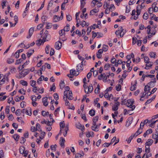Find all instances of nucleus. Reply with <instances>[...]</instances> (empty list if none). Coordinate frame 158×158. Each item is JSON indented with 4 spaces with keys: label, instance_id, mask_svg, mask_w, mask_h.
Masks as SVG:
<instances>
[{
    "label": "nucleus",
    "instance_id": "nucleus-6",
    "mask_svg": "<svg viewBox=\"0 0 158 158\" xmlns=\"http://www.w3.org/2000/svg\"><path fill=\"white\" fill-rule=\"evenodd\" d=\"M92 129L95 131H99V129L98 127V125L96 123H93V126L91 127Z\"/></svg>",
    "mask_w": 158,
    "mask_h": 158
},
{
    "label": "nucleus",
    "instance_id": "nucleus-10",
    "mask_svg": "<svg viewBox=\"0 0 158 158\" xmlns=\"http://www.w3.org/2000/svg\"><path fill=\"white\" fill-rule=\"evenodd\" d=\"M87 89V91L86 92H85V93L88 94L89 93V92H92L93 90V88L92 85L91 84L89 85V86H88Z\"/></svg>",
    "mask_w": 158,
    "mask_h": 158
},
{
    "label": "nucleus",
    "instance_id": "nucleus-12",
    "mask_svg": "<svg viewBox=\"0 0 158 158\" xmlns=\"http://www.w3.org/2000/svg\"><path fill=\"white\" fill-rule=\"evenodd\" d=\"M152 129H149L144 133L143 136L144 137H145L147 135L152 133Z\"/></svg>",
    "mask_w": 158,
    "mask_h": 158
},
{
    "label": "nucleus",
    "instance_id": "nucleus-57",
    "mask_svg": "<svg viewBox=\"0 0 158 158\" xmlns=\"http://www.w3.org/2000/svg\"><path fill=\"white\" fill-rule=\"evenodd\" d=\"M5 115H4V113L3 112L1 113L0 115V118L1 119H3L5 118Z\"/></svg>",
    "mask_w": 158,
    "mask_h": 158
},
{
    "label": "nucleus",
    "instance_id": "nucleus-50",
    "mask_svg": "<svg viewBox=\"0 0 158 158\" xmlns=\"http://www.w3.org/2000/svg\"><path fill=\"white\" fill-rule=\"evenodd\" d=\"M134 137L133 136V135H132L128 138V140L127 141V143H130L131 142V140L133 139V138Z\"/></svg>",
    "mask_w": 158,
    "mask_h": 158
},
{
    "label": "nucleus",
    "instance_id": "nucleus-20",
    "mask_svg": "<svg viewBox=\"0 0 158 158\" xmlns=\"http://www.w3.org/2000/svg\"><path fill=\"white\" fill-rule=\"evenodd\" d=\"M149 55L151 58H155L156 56V53L154 52H151L149 54Z\"/></svg>",
    "mask_w": 158,
    "mask_h": 158
},
{
    "label": "nucleus",
    "instance_id": "nucleus-49",
    "mask_svg": "<svg viewBox=\"0 0 158 158\" xmlns=\"http://www.w3.org/2000/svg\"><path fill=\"white\" fill-rule=\"evenodd\" d=\"M14 19L15 21V23L14 24V26H15V25L16 24L17 21H18V16H16V15H15L14 17Z\"/></svg>",
    "mask_w": 158,
    "mask_h": 158
},
{
    "label": "nucleus",
    "instance_id": "nucleus-64",
    "mask_svg": "<svg viewBox=\"0 0 158 158\" xmlns=\"http://www.w3.org/2000/svg\"><path fill=\"white\" fill-rule=\"evenodd\" d=\"M13 127L15 129H17L18 127V125L15 123H13L12 125Z\"/></svg>",
    "mask_w": 158,
    "mask_h": 158
},
{
    "label": "nucleus",
    "instance_id": "nucleus-39",
    "mask_svg": "<svg viewBox=\"0 0 158 158\" xmlns=\"http://www.w3.org/2000/svg\"><path fill=\"white\" fill-rule=\"evenodd\" d=\"M39 89H40V88L39 87L35 86L33 87L32 91L33 92L35 93L37 91H39Z\"/></svg>",
    "mask_w": 158,
    "mask_h": 158
},
{
    "label": "nucleus",
    "instance_id": "nucleus-53",
    "mask_svg": "<svg viewBox=\"0 0 158 158\" xmlns=\"http://www.w3.org/2000/svg\"><path fill=\"white\" fill-rule=\"evenodd\" d=\"M41 40L40 39L38 40H37L36 41V44L37 45H38V46H40V45L41 44Z\"/></svg>",
    "mask_w": 158,
    "mask_h": 158
},
{
    "label": "nucleus",
    "instance_id": "nucleus-58",
    "mask_svg": "<svg viewBox=\"0 0 158 158\" xmlns=\"http://www.w3.org/2000/svg\"><path fill=\"white\" fill-rule=\"evenodd\" d=\"M76 72V71L75 70L72 69L70 70V75L71 74L73 75V76L74 75V73Z\"/></svg>",
    "mask_w": 158,
    "mask_h": 158
},
{
    "label": "nucleus",
    "instance_id": "nucleus-30",
    "mask_svg": "<svg viewBox=\"0 0 158 158\" xmlns=\"http://www.w3.org/2000/svg\"><path fill=\"white\" fill-rule=\"evenodd\" d=\"M31 109L29 108L28 109H27L26 110V114L29 115H31Z\"/></svg>",
    "mask_w": 158,
    "mask_h": 158
},
{
    "label": "nucleus",
    "instance_id": "nucleus-60",
    "mask_svg": "<svg viewBox=\"0 0 158 158\" xmlns=\"http://www.w3.org/2000/svg\"><path fill=\"white\" fill-rule=\"evenodd\" d=\"M8 118L9 120L11 121L14 118L12 114L10 115L8 117Z\"/></svg>",
    "mask_w": 158,
    "mask_h": 158
},
{
    "label": "nucleus",
    "instance_id": "nucleus-40",
    "mask_svg": "<svg viewBox=\"0 0 158 158\" xmlns=\"http://www.w3.org/2000/svg\"><path fill=\"white\" fill-rule=\"evenodd\" d=\"M49 46L48 45H47L45 48V52L47 54H48L49 53Z\"/></svg>",
    "mask_w": 158,
    "mask_h": 158
},
{
    "label": "nucleus",
    "instance_id": "nucleus-25",
    "mask_svg": "<svg viewBox=\"0 0 158 158\" xmlns=\"http://www.w3.org/2000/svg\"><path fill=\"white\" fill-rule=\"evenodd\" d=\"M53 21L54 22H56L60 20V17L57 15H55L53 18Z\"/></svg>",
    "mask_w": 158,
    "mask_h": 158
},
{
    "label": "nucleus",
    "instance_id": "nucleus-54",
    "mask_svg": "<svg viewBox=\"0 0 158 158\" xmlns=\"http://www.w3.org/2000/svg\"><path fill=\"white\" fill-rule=\"evenodd\" d=\"M158 137V133H156V134H153L152 135V138L153 139H157Z\"/></svg>",
    "mask_w": 158,
    "mask_h": 158
},
{
    "label": "nucleus",
    "instance_id": "nucleus-27",
    "mask_svg": "<svg viewBox=\"0 0 158 158\" xmlns=\"http://www.w3.org/2000/svg\"><path fill=\"white\" fill-rule=\"evenodd\" d=\"M20 82L21 84L23 85L27 86V81H25L23 80H21L20 81Z\"/></svg>",
    "mask_w": 158,
    "mask_h": 158
},
{
    "label": "nucleus",
    "instance_id": "nucleus-9",
    "mask_svg": "<svg viewBox=\"0 0 158 158\" xmlns=\"http://www.w3.org/2000/svg\"><path fill=\"white\" fill-rule=\"evenodd\" d=\"M47 100L48 98L47 97L43 98L42 99L44 105L45 106H47L48 105V102H47Z\"/></svg>",
    "mask_w": 158,
    "mask_h": 158
},
{
    "label": "nucleus",
    "instance_id": "nucleus-62",
    "mask_svg": "<svg viewBox=\"0 0 158 158\" xmlns=\"http://www.w3.org/2000/svg\"><path fill=\"white\" fill-rule=\"evenodd\" d=\"M80 24L81 25L82 27H84L85 25L86 26V23L85 21H82Z\"/></svg>",
    "mask_w": 158,
    "mask_h": 158
},
{
    "label": "nucleus",
    "instance_id": "nucleus-55",
    "mask_svg": "<svg viewBox=\"0 0 158 158\" xmlns=\"http://www.w3.org/2000/svg\"><path fill=\"white\" fill-rule=\"evenodd\" d=\"M53 96L54 98L56 100H57L59 99L58 95L57 94V93H55Z\"/></svg>",
    "mask_w": 158,
    "mask_h": 158
},
{
    "label": "nucleus",
    "instance_id": "nucleus-7",
    "mask_svg": "<svg viewBox=\"0 0 158 158\" xmlns=\"http://www.w3.org/2000/svg\"><path fill=\"white\" fill-rule=\"evenodd\" d=\"M99 11V9L98 8H95L94 9L92 10H91L90 11V15H94L95 14L98 13Z\"/></svg>",
    "mask_w": 158,
    "mask_h": 158
},
{
    "label": "nucleus",
    "instance_id": "nucleus-1",
    "mask_svg": "<svg viewBox=\"0 0 158 158\" xmlns=\"http://www.w3.org/2000/svg\"><path fill=\"white\" fill-rule=\"evenodd\" d=\"M10 74V72L5 74L4 75L2 74H0V80L1 79L2 77H3L2 78L0 81V87L1 86L4 84L6 80L8 82L9 79L8 76Z\"/></svg>",
    "mask_w": 158,
    "mask_h": 158
},
{
    "label": "nucleus",
    "instance_id": "nucleus-44",
    "mask_svg": "<svg viewBox=\"0 0 158 158\" xmlns=\"http://www.w3.org/2000/svg\"><path fill=\"white\" fill-rule=\"evenodd\" d=\"M117 91H119L120 90L121 88V86L120 85H116L115 87Z\"/></svg>",
    "mask_w": 158,
    "mask_h": 158
},
{
    "label": "nucleus",
    "instance_id": "nucleus-2",
    "mask_svg": "<svg viewBox=\"0 0 158 158\" xmlns=\"http://www.w3.org/2000/svg\"><path fill=\"white\" fill-rule=\"evenodd\" d=\"M134 102V101L132 99H129L127 101V102L126 103V106L128 107H130L131 109L128 110V111L129 112L130 111L133 110L135 108V105H133Z\"/></svg>",
    "mask_w": 158,
    "mask_h": 158
},
{
    "label": "nucleus",
    "instance_id": "nucleus-17",
    "mask_svg": "<svg viewBox=\"0 0 158 158\" xmlns=\"http://www.w3.org/2000/svg\"><path fill=\"white\" fill-rule=\"evenodd\" d=\"M100 89V85L99 84H98L97 85V87L96 88L95 90V93L96 94H98L99 92V90Z\"/></svg>",
    "mask_w": 158,
    "mask_h": 158
},
{
    "label": "nucleus",
    "instance_id": "nucleus-24",
    "mask_svg": "<svg viewBox=\"0 0 158 158\" xmlns=\"http://www.w3.org/2000/svg\"><path fill=\"white\" fill-rule=\"evenodd\" d=\"M41 123L42 124L45 123L47 124L48 126L51 125L52 123H51V122L50 121H45V120L41 122Z\"/></svg>",
    "mask_w": 158,
    "mask_h": 158
},
{
    "label": "nucleus",
    "instance_id": "nucleus-41",
    "mask_svg": "<svg viewBox=\"0 0 158 158\" xmlns=\"http://www.w3.org/2000/svg\"><path fill=\"white\" fill-rule=\"evenodd\" d=\"M15 113L17 116H19L21 114V110L19 109L17 110Z\"/></svg>",
    "mask_w": 158,
    "mask_h": 158
},
{
    "label": "nucleus",
    "instance_id": "nucleus-42",
    "mask_svg": "<svg viewBox=\"0 0 158 158\" xmlns=\"http://www.w3.org/2000/svg\"><path fill=\"white\" fill-rule=\"evenodd\" d=\"M108 48V46L107 45H104L103 46V51L106 52L107 51Z\"/></svg>",
    "mask_w": 158,
    "mask_h": 158
},
{
    "label": "nucleus",
    "instance_id": "nucleus-11",
    "mask_svg": "<svg viewBox=\"0 0 158 158\" xmlns=\"http://www.w3.org/2000/svg\"><path fill=\"white\" fill-rule=\"evenodd\" d=\"M29 71L30 69H24L23 70L22 72V74L24 77L29 73Z\"/></svg>",
    "mask_w": 158,
    "mask_h": 158
},
{
    "label": "nucleus",
    "instance_id": "nucleus-21",
    "mask_svg": "<svg viewBox=\"0 0 158 158\" xmlns=\"http://www.w3.org/2000/svg\"><path fill=\"white\" fill-rule=\"evenodd\" d=\"M44 79V76H41L38 79L37 81V83L40 84L41 83L40 81L43 80Z\"/></svg>",
    "mask_w": 158,
    "mask_h": 158
},
{
    "label": "nucleus",
    "instance_id": "nucleus-16",
    "mask_svg": "<svg viewBox=\"0 0 158 158\" xmlns=\"http://www.w3.org/2000/svg\"><path fill=\"white\" fill-rule=\"evenodd\" d=\"M25 151V148L23 146H21L19 148V152L21 154H23Z\"/></svg>",
    "mask_w": 158,
    "mask_h": 158
},
{
    "label": "nucleus",
    "instance_id": "nucleus-23",
    "mask_svg": "<svg viewBox=\"0 0 158 158\" xmlns=\"http://www.w3.org/2000/svg\"><path fill=\"white\" fill-rule=\"evenodd\" d=\"M65 84L64 81H61L60 84V88L61 89H62L65 86Z\"/></svg>",
    "mask_w": 158,
    "mask_h": 158
},
{
    "label": "nucleus",
    "instance_id": "nucleus-3",
    "mask_svg": "<svg viewBox=\"0 0 158 158\" xmlns=\"http://www.w3.org/2000/svg\"><path fill=\"white\" fill-rule=\"evenodd\" d=\"M55 47L57 50L60 49L62 47V43L60 41H59L55 43Z\"/></svg>",
    "mask_w": 158,
    "mask_h": 158
},
{
    "label": "nucleus",
    "instance_id": "nucleus-8",
    "mask_svg": "<svg viewBox=\"0 0 158 158\" xmlns=\"http://www.w3.org/2000/svg\"><path fill=\"white\" fill-rule=\"evenodd\" d=\"M34 28L33 27H32L29 30V36L27 37V38L29 39L31 37L34 31Z\"/></svg>",
    "mask_w": 158,
    "mask_h": 158
},
{
    "label": "nucleus",
    "instance_id": "nucleus-28",
    "mask_svg": "<svg viewBox=\"0 0 158 158\" xmlns=\"http://www.w3.org/2000/svg\"><path fill=\"white\" fill-rule=\"evenodd\" d=\"M60 128H62V129H64L65 127V124L64 121L61 122L60 123Z\"/></svg>",
    "mask_w": 158,
    "mask_h": 158
},
{
    "label": "nucleus",
    "instance_id": "nucleus-14",
    "mask_svg": "<svg viewBox=\"0 0 158 158\" xmlns=\"http://www.w3.org/2000/svg\"><path fill=\"white\" fill-rule=\"evenodd\" d=\"M146 67H145V69H148L147 68V67H151L153 64V62L151 61H149L148 62L146 63Z\"/></svg>",
    "mask_w": 158,
    "mask_h": 158
},
{
    "label": "nucleus",
    "instance_id": "nucleus-15",
    "mask_svg": "<svg viewBox=\"0 0 158 158\" xmlns=\"http://www.w3.org/2000/svg\"><path fill=\"white\" fill-rule=\"evenodd\" d=\"M34 50H29L28 52H27V56L28 57H29L34 52Z\"/></svg>",
    "mask_w": 158,
    "mask_h": 158
},
{
    "label": "nucleus",
    "instance_id": "nucleus-26",
    "mask_svg": "<svg viewBox=\"0 0 158 158\" xmlns=\"http://www.w3.org/2000/svg\"><path fill=\"white\" fill-rule=\"evenodd\" d=\"M13 137L14 139L16 141H18L19 138V136L18 134H14Z\"/></svg>",
    "mask_w": 158,
    "mask_h": 158
},
{
    "label": "nucleus",
    "instance_id": "nucleus-22",
    "mask_svg": "<svg viewBox=\"0 0 158 158\" xmlns=\"http://www.w3.org/2000/svg\"><path fill=\"white\" fill-rule=\"evenodd\" d=\"M70 25L69 24H67L66 26L64 27V29H63L65 31H68L69 30Z\"/></svg>",
    "mask_w": 158,
    "mask_h": 158
},
{
    "label": "nucleus",
    "instance_id": "nucleus-38",
    "mask_svg": "<svg viewBox=\"0 0 158 158\" xmlns=\"http://www.w3.org/2000/svg\"><path fill=\"white\" fill-rule=\"evenodd\" d=\"M23 61V59L21 58L19 59L18 60H17L15 62V64H18L21 63Z\"/></svg>",
    "mask_w": 158,
    "mask_h": 158
},
{
    "label": "nucleus",
    "instance_id": "nucleus-34",
    "mask_svg": "<svg viewBox=\"0 0 158 158\" xmlns=\"http://www.w3.org/2000/svg\"><path fill=\"white\" fill-rule=\"evenodd\" d=\"M148 11L149 13L150 14V16L152 14L153 12V8H149L148 10Z\"/></svg>",
    "mask_w": 158,
    "mask_h": 158
},
{
    "label": "nucleus",
    "instance_id": "nucleus-61",
    "mask_svg": "<svg viewBox=\"0 0 158 158\" xmlns=\"http://www.w3.org/2000/svg\"><path fill=\"white\" fill-rule=\"evenodd\" d=\"M116 136H114L113 137V138L111 139L110 144H112L116 140Z\"/></svg>",
    "mask_w": 158,
    "mask_h": 158
},
{
    "label": "nucleus",
    "instance_id": "nucleus-36",
    "mask_svg": "<svg viewBox=\"0 0 158 158\" xmlns=\"http://www.w3.org/2000/svg\"><path fill=\"white\" fill-rule=\"evenodd\" d=\"M98 117L96 116L94 117L93 119V123H96L98 121Z\"/></svg>",
    "mask_w": 158,
    "mask_h": 158
},
{
    "label": "nucleus",
    "instance_id": "nucleus-32",
    "mask_svg": "<svg viewBox=\"0 0 158 158\" xmlns=\"http://www.w3.org/2000/svg\"><path fill=\"white\" fill-rule=\"evenodd\" d=\"M35 81L34 80H31L30 81V84L31 86L33 87L35 86Z\"/></svg>",
    "mask_w": 158,
    "mask_h": 158
},
{
    "label": "nucleus",
    "instance_id": "nucleus-13",
    "mask_svg": "<svg viewBox=\"0 0 158 158\" xmlns=\"http://www.w3.org/2000/svg\"><path fill=\"white\" fill-rule=\"evenodd\" d=\"M60 139L61 140L60 141V144L61 147L64 148V142H65V139L63 137H61Z\"/></svg>",
    "mask_w": 158,
    "mask_h": 158
},
{
    "label": "nucleus",
    "instance_id": "nucleus-63",
    "mask_svg": "<svg viewBox=\"0 0 158 158\" xmlns=\"http://www.w3.org/2000/svg\"><path fill=\"white\" fill-rule=\"evenodd\" d=\"M96 3L95 2V1H94V0H93L91 3V6L93 7H94L96 5Z\"/></svg>",
    "mask_w": 158,
    "mask_h": 158
},
{
    "label": "nucleus",
    "instance_id": "nucleus-35",
    "mask_svg": "<svg viewBox=\"0 0 158 158\" xmlns=\"http://www.w3.org/2000/svg\"><path fill=\"white\" fill-rule=\"evenodd\" d=\"M59 34L60 36L65 35V31L64 30L62 29L59 31Z\"/></svg>",
    "mask_w": 158,
    "mask_h": 158
},
{
    "label": "nucleus",
    "instance_id": "nucleus-48",
    "mask_svg": "<svg viewBox=\"0 0 158 158\" xmlns=\"http://www.w3.org/2000/svg\"><path fill=\"white\" fill-rule=\"evenodd\" d=\"M149 58L147 56H145L144 57V61L145 63L148 62L149 60Z\"/></svg>",
    "mask_w": 158,
    "mask_h": 158
},
{
    "label": "nucleus",
    "instance_id": "nucleus-33",
    "mask_svg": "<svg viewBox=\"0 0 158 158\" xmlns=\"http://www.w3.org/2000/svg\"><path fill=\"white\" fill-rule=\"evenodd\" d=\"M148 17V15L147 12L145 13L143 16V18L144 19H147Z\"/></svg>",
    "mask_w": 158,
    "mask_h": 158
},
{
    "label": "nucleus",
    "instance_id": "nucleus-19",
    "mask_svg": "<svg viewBox=\"0 0 158 158\" xmlns=\"http://www.w3.org/2000/svg\"><path fill=\"white\" fill-rule=\"evenodd\" d=\"M153 143V140L152 139H149L147 140V141L146 143V144H148L150 146V145H151Z\"/></svg>",
    "mask_w": 158,
    "mask_h": 158
},
{
    "label": "nucleus",
    "instance_id": "nucleus-45",
    "mask_svg": "<svg viewBox=\"0 0 158 158\" xmlns=\"http://www.w3.org/2000/svg\"><path fill=\"white\" fill-rule=\"evenodd\" d=\"M110 65L108 64H106L104 67V69L106 70H108L110 68Z\"/></svg>",
    "mask_w": 158,
    "mask_h": 158
},
{
    "label": "nucleus",
    "instance_id": "nucleus-5",
    "mask_svg": "<svg viewBox=\"0 0 158 158\" xmlns=\"http://www.w3.org/2000/svg\"><path fill=\"white\" fill-rule=\"evenodd\" d=\"M76 127L77 128L81 130L82 131H84L85 130L84 127L82 126L80 123L78 122L76 123Z\"/></svg>",
    "mask_w": 158,
    "mask_h": 158
},
{
    "label": "nucleus",
    "instance_id": "nucleus-37",
    "mask_svg": "<svg viewBox=\"0 0 158 158\" xmlns=\"http://www.w3.org/2000/svg\"><path fill=\"white\" fill-rule=\"evenodd\" d=\"M150 90V88L149 86L147 85L145 86L144 90L145 92L147 91H149Z\"/></svg>",
    "mask_w": 158,
    "mask_h": 158
},
{
    "label": "nucleus",
    "instance_id": "nucleus-43",
    "mask_svg": "<svg viewBox=\"0 0 158 158\" xmlns=\"http://www.w3.org/2000/svg\"><path fill=\"white\" fill-rule=\"evenodd\" d=\"M31 130L32 132H34L37 130L39 131V129H38V128H35V127L32 126L31 127Z\"/></svg>",
    "mask_w": 158,
    "mask_h": 158
},
{
    "label": "nucleus",
    "instance_id": "nucleus-18",
    "mask_svg": "<svg viewBox=\"0 0 158 158\" xmlns=\"http://www.w3.org/2000/svg\"><path fill=\"white\" fill-rule=\"evenodd\" d=\"M53 2L52 0H51L49 1V2L48 3V7L47 8V10H49V7H51L53 5Z\"/></svg>",
    "mask_w": 158,
    "mask_h": 158
},
{
    "label": "nucleus",
    "instance_id": "nucleus-31",
    "mask_svg": "<svg viewBox=\"0 0 158 158\" xmlns=\"http://www.w3.org/2000/svg\"><path fill=\"white\" fill-rule=\"evenodd\" d=\"M89 114L92 116H94L95 114V111L93 109L89 111Z\"/></svg>",
    "mask_w": 158,
    "mask_h": 158
},
{
    "label": "nucleus",
    "instance_id": "nucleus-29",
    "mask_svg": "<svg viewBox=\"0 0 158 158\" xmlns=\"http://www.w3.org/2000/svg\"><path fill=\"white\" fill-rule=\"evenodd\" d=\"M59 39L63 41H64L67 40V38L65 37V35L60 36Z\"/></svg>",
    "mask_w": 158,
    "mask_h": 158
},
{
    "label": "nucleus",
    "instance_id": "nucleus-56",
    "mask_svg": "<svg viewBox=\"0 0 158 158\" xmlns=\"http://www.w3.org/2000/svg\"><path fill=\"white\" fill-rule=\"evenodd\" d=\"M31 98L33 102L35 101L36 100V96L35 95L31 96Z\"/></svg>",
    "mask_w": 158,
    "mask_h": 158
},
{
    "label": "nucleus",
    "instance_id": "nucleus-59",
    "mask_svg": "<svg viewBox=\"0 0 158 158\" xmlns=\"http://www.w3.org/2000/svg\"><path fill=\"white\" fill-rule=\"evenodd\" d=\"M135 1L136 0H131L129 2V4L130 5H133L135 2Z\"/></svg>",
    "mask_w": 158,
    "mask_h": 158
},
{
    "label": "nucleus",
    "instance_id": "nucleus-52",
    "mask_svg": "<svg viewBox=\"0 0 158 158\" xmlns=\"http://www.w3.org/2000/svg\"><path fill=\"white\" fill-rule=\"evenodd\" d=\"M54 53L55 52L54 49L52 48H51V51L50 53V56H52L54 54Z\"/></svg>",
    "mask_w": 158,
    "mask_h": 158
},
{
    "label": "nucleus",
    "instance_id": "nucleus-47",
    "mask_svg": "<svg viewBox=\"0 0 158 158\" xmlns=\"http://www.w3.org/2000/svg\"><path fill=\"white\" fill-rule=\"evenodd\" d=\"M65 132L63 133V135L64 136H65L66 135L67 131L68 130V127L67 126H66L65 129Z\"/></svg>",
    "mask_w": 158,
    "mask_h": 158
},
{
    "label": "nucleus",
    "instance_id": "nucleus-4",
    "mask_svg": "<svg viewBox=\"0 0 158 158\" xmlns=\"http://www.w3.org/2000/svg\"><path fill=\"white\" fill-rule=\"evenodd\" d=\"M120 105V103L118 102H115L114 104L112 106V110L114 111H116L118 109V106Z\"/></svg>",
    "mask_w": 158,
    "mask_h": 158
},
{
    "label": "nucleus",
    "instance_id": "nucleus-46",
    "mask_svg": "<svg viewBox=\"0 0 158 158\" xmlns=\"http://www.w3.org/2000/svg\"><path fill=\"white\" fill-rule=\"evenodd\" d=\"M26 91L23 89H20L19 90V92L21 94H23L24 95L25 94V92Z\"/></svg>",
    "mask_w": 158,
    "mask_h": 158
},
{
    "label": "nucleus",
    "instance_id": "nucleus-51",
    "mask_svg": "<svg viewBox=\"0 0 158 158\" xmlns=\"http://www.w3.org/2000/svg\"><path fill=\"white\" fill-rule=\"evenodd\" d=\"M104 76L103 78V81L104 82H106L107 79V78H108L107 76H106V74L105 73H104Z\"/></svg>",
    "mask_w": 158,
    "mask_h": 158
}]
</instances>
